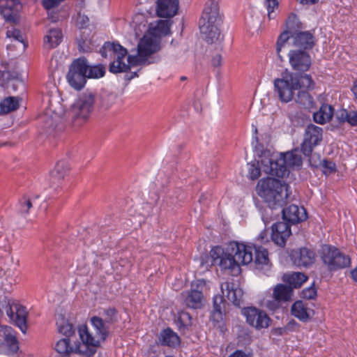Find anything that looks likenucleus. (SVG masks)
<instances>
[{"instance_id": "46", "label": "nucleus", "mask_w": 357, "mask_h": 357, "mask_svg": "<svg viewBox=\"0 0 357 357\" xmlns=\"http://www.w3.org/2000/svg\"><path fill=\"white\" fill-rule=\"evenodd\" d=\"M320 165L322 168L323 174L326 176L335 173L337 171L336 164L330 160L324 159L321 162Z\"/></svg>"}, {"instance_id": "4", "label": "nucleus", "mask_w": 357, "mask_h": 357, "mask_svg": "<svg viewBox=\"0 0 357 357\" xmlns=\"http://www.w3.org/2000/svg\"><path fill=\"white\" fill-rule=\"evenodd\" d=\"M261 166L265 173L284 178L289 174V168H300L303 165L301 155L295 149L286 153H271L270 151H262Z\"/></svg>"}, {"instance_id": "31", "label": "nucleus", "mask_w": 357, "mask_h": 357, "mask_svg": "<svg viewBox=\"0 0 357 357\" xmlns=\"http://www.w3.org/2000/svg\"><path fill=\"white\" fill-rule=\"evenodd\" d=\"M63 38L60 29H51L44 36V46L47 49L56 47L61 42Z\"/></svg>"}, {"instance_id": "34", "label": "nucleus", "mask_w": 357, "mask_h": 357, "mask_svg": "<svg viewBox=\"0 0 357 357\" xmlns=\"http://www.w3.org/2000/svg\"><path fill=\"white\" fill-rule=\"evenodd\" d=\"M22 99L18 97L9 96L0 102V115L9 114L17 110Z\"/></svg>"}, {"instance_id": "64", "label": "nucleus", "mask_w": 357, "mask_h": 357, "mask_svg": "<svg viewBox=\"0 0 357 357\" xmlns=\"http://www.w3.org/2000/svg\"><path fill=\"white\" fill-rule=\"evenodd\" d=\"M351 276L352 280L357 282V266L351 271Z\"/></svg>"}, {"instance_id": "38", "label": "nucleus", "mask_w": 357, "mask_h": 357, "mask_svg": "<svg viewBox=\"0 0 357 357\" xmlns=\"http://www.w3.org/2000/svg\"><path fill=\"white\" fill-rule=\"evenodd\" d=\"M295 100L297 103L308 109L313 108L315 105L313 97L306 90H299Z\"/></svg>"}, {"instance_id": "48", "label": "nucleus", "mask_w": 357, "mask_h": 357, "mask_svg": "<svg viewBox=\"0 0 357 357\" xmlns=\"http://www.w3.org/2000/svg\"><path fill=\"white\" fill-rule=\"evenodd\" d=\"M264 6L268 11V17L269 20L274 19L275 15H273L274 10L279 7L278 0H264Z\"/></svg>"}, {"instance_id": "18", "label": "nucleus", "mask_w": 357, "mask_h": 357, "mask_svg": "<svg viewBox=\"0 0 357 357\" xmlns=\"http://www.w3.org/2000/svg\"><path fill=\"white\" fill-rule=\"evenodd\" d=\"M288 56L290 65L296 71L305 73L310 69L312 65L310 55L307 51L291 50L289 51Z\"/></svg>"}, {"instance_id": "23", "label": "nucleus", "mask_w": 357, "mask_h": 357, "mask_svg": "<svg viewBox=\"0 0 357 357\" xmlns=\"http://www.w3.org/2000/svg\"><path fill=\"white\" fill-rule=\"evenodd\" d=\"M292 45L298 47V50L307 51L312 50L316 45L314 34L310 31H301L291 35Z\"/></svg>"}, {"instance_id": "35", "label": "nucleus", "mask_w": 357, "mask_h": 357, "mask_svg": "<svg viewBox=\"0 0 357 357\" xmlns=\"http://www.w3.org/2000/svg\"><path fill=\"white\" fill-rule=\"evenodd\" d=\"M152 24L153 22H149L148 18L143 13H137L132 18V25L137 35L147 32L150 24ZM153 24H155V22Z\"/></svg>"}, {"instance_id": "40", "label": "nucleus", "mask_w": 357, "mask_h": 357, "mask_svg": "<svg viewBox=\"0 0 357 357\" xmlns=\"http://www.w3.org/2000/svg\"><path fill=\"white\" fill-rule=\"evenodd\" d=\"M56 326L58 331L60 333L65 335L66 337L71 338V336L75 333V327L72 324H70L67 320L61 318L57 320Z\"/></svg>"}, {"instance_id": "58", "label": "nucleus", "mask_w": 357, "mask_h": 357, "mask_svg": "<svg viewBox=\"0 0 357 357\" xmlns=\"http://www.w3.org/2000/svg\"><path fill=\"white\" fill-rule=\"evenodd\" d=\"M64 167H67L66 162L60 161L56 163L55 170L58 174H61L64 172Z\"/></svg>"}, {"instance_id": "59", "label": "nucleus", "mask_w": 357, "mask_h": 357, "mask_svg": "<svg viewBox=\"0 0 357 357\" xmlns=\"http://www.w3.org/2000/svg\"><path fill=\"white\" fill-rule=\"evenodd\" d=\"M229 357H248L245 352L242 350H236L232 353Z\"/></svg>"}, {"instance_id": "42", "label": "nucleus", "mask_w": 357, "mask_h": 357, "mask_svg": "<svg viewBox=\"0 0 357 357\" xmlns=\"http://www.w3.org/2000/svg\"><path fill=\"white\" fill-rule=\"evenodd\" d=\"M105 68L102 65L90 66L88 64L86 78L98 79L104 76Z\"/></svg>"}, {"instance_id": "41", "label": "nucleus", "mask_w": 357, "mask_h": 357, "mask_svg": "<svg viewBox=\"0 0 357 357\" xmlns=\"http://www.w3.org/2000/svg\"><path fill=\"white\" fill-rule=\"evenodd\" d=\"M36 199H31L27 196L22 197L17 204V211L22 214L26 215L29 213L31 208L33 206Z\"/></svg>"}, {"instance_id": "10", "label": "nucleus", "mask_w": 357, "mask_h": 357, "mask_svg": "<svg viewBox=\"0 0 357 357\" xmlns=\"http://www.w3.org/2000/svg\"><path fill=\"white\" fill-rule=\"evenodd\" d=\"M88 61L84 57L75 59L69 67L66 79L71 87L81 90L86 82Z\"/></svg>"}, {"instance_id": "19", "label": "nucleus", "mask_w": 357, "mask_h": 357, "mask_svg": "<svg viewBox=\"0 0 357 357\" xmlns=\"http://www.w3.org/2000/svg\"><path fill=\"white\" fill-rule=\"evenodd\" d=\"M55 349L58 353L66 356H69L73 353H77L86 356L85 350L88 349L82 341V342L74 341L73 343L71 338L66 337L57 342Z\"/></svg>"}, {"instance_id": "50", "label": "nucleus", "mask_w": 357, "mask_h": 357, "mask_svg": "<svg viewBox=\"0 0 357 357\" xmlns=\"http://www.w3.org/2000/svg\"><path fill=\"white\" fill-rule=\"evenodd\" d=\"M6 36L7 38L16 40L25 46L24 36L20 30L13 27L10 29L7 30Z\"/></svg>"}, {"instance_id": "56", "label": "nucleus", "mask_w": 357, "mask_h": 357, "mask_svg": "<svg viewBox=\"0 0 357 357\" xmlns=\"http://www.w3.org/2000/svg\"><path fill=\"white\" fill-rule=\"evenodd\" d=\"M211 64L213 67H219L222 64V55L217 53L211 59Z\"/></svg>"}, {"instance_id": "57", "label": "nucleus", "mask_w": 357, "mask_h": 357, "mask_svg": "<svg viewBox=\"0 0 357 357\" xmlns=\"http://www.w3.org/2000/svg\"><path fill=\"white\" fill-rule=\"evenodd\" d=\"M268 229H265L259 233V234L258 235V239L260 240L261 243L268 242Z\"/></svg>"}, {"instance_id": "52", "label": "nucleus", "mask_w": 357, "mask_h": 357, "mask_svg": "<svg viewBox=\"0 0 357 357\" xmlns=\"http://www.w3.org/2000/svg\"><path fill=\"white\" fill-rule=\"evenodd\" d=\"M66 0H42L41 4L43 7L47 11L57 8L62 2Z\"/></svg>"}, {"instance_id": "28", "label": "nucleus", "mask_w": 357, "mask_h": 357, "mask_svg": "<svg viewBox=\"0 0 357 357\" xmlns=\"http://www.w3.org/2000/svg\"><path fill=\"white\" fill-rule=\"evenodd\" d=\"M291 75H295L292 77L294 84L297 90L304 89L305 90H312L315 87V82L310 75L299 73H290Z\"/></svg>"}, {"instance_id": "17", "label": "nucleus", "mask_w": 357, "mask_h": 357, "mask_svg": "<svg viewBox=\"0 0 357 357\" xmlns=\"http://www.w3.org/2000/svg\"><path fill=\"white\" fill-rule=\"evenodd\" d=\"M243 314L245 317L247 323L257 330L267 328L272 321L264 311L255 307H245Z\"/></svg>"}, {"instance_id": "27", "label": "nucleus", "mask_w": 357, "mask_h": 357, "mask_svg": "<svg viewBox=\"0 0 357 357\" xmlns=\"http://www.w3.org/2000/svg\"><path fill=\"white\" fill-rule=\"evenodd\" d=\"M221 291L225 294L226 291V296L234 305L240 307L242 301L243 291L240 288L235 287L233 282H224L221 284Z\"/></svg>"}, {"instance_id": "22", "label": "nucleus", "mask_w": 357, "mask_h": 357, "mask_svg": "<svg viewBox=\"0 0 357 357\" xmlns=\"http://www.w3.org/2000/svg\"><path fill=\"white\" fill-rule=\"evenodd\" d=\"M235 242L231 243L227 250L221 256L219 260L218 265L222 270H231L232 272L240 271V264H241V260L238 259V256L235 254L233 250V244Z\"/></svg>"}, {"instance_id": "47", "label": "nucleus", "mask_w": 357, "mask_h": 357, "mask_svg": "<svg viewBox=\"0 0 357 357\" xmlns=\"http://www.w3.org/2000/svg\"><path fill=\"white\" fill-rule=\"evenodd\" d=\"M290 38H291V33L287 30H284L280 34L276 43V51L278 54Z\"/></svg>"}, {"instance_id": "3", "label": "nucleus", "mask_w": 357, "mask_h": 357, "mask_svg": "<svg viewBox=\"0 0 357 357\" xmlns=\"http://www.w3.org/2000/svg\"><path fill=\"white\" fill-rule=\"evenodd\" d=\"M288 185L280 180L274 178H262L257 185V191L259 197L267 204L265 208H259L264 222L272 220L281 213L284 222L290 227L307 220V215L304 207L299 208L296 204L284 207L289 196Z\"/></svg>"}, {"instance_id": "16", "label": "nucleus", "mask_w": 357, "mask_h": 357, "mask_svg": "<svg viewBox=\"0 0 357 357\" xmlns=\"http://www.w3.org/2000/svg\"><path fill=\"white\" fill-rule=\"evenodd\" d=\"M293 294L292 287L285 284H278L273 289L272 300L266 303L267 308L273 312L282 307V304L289 301Z\"/></svg>"}, {"instance_id": "49", "label": "nucleus", "mask_w": 357, "mask_h": 357, "mask_svg": "<svg viewBox=\"0 0 357 357\" xmlns=\"http://www.w3.org/2000/svg\"><path fill=\"white\" fill-rule=\"evenodd\" d=\"M317 288L315 287L314 282H313L310 287L303 289L301 293V297L307 300L314 299L317 296Z\"/></svg>"}, {"instance_id": "55", "label": "nucleus", "mask_w": 357, "mask_h": 357, "mask_svg": "<svg viewBox=\"0 0 357 357\" xmlns=\"http://www.w3.org/2000/svg\"><path fill=\"white\" fill-rule=\"evenodd\" d=\"M284 326L286 327V330L288 331V333H290L298 331L300 324L292 319L289 321Z\"/></svg>"}, {"instance_id": "36", "label": "nucleus", "mask_w": 357, "mask_h": 357, "mask_svg": "<svg viewBox=\"0 0 357 357\" xmlns=\"http://www.w3.org/2000/svg\"><path fill=\"white\" fill-rule=\"evenodd\" d=\"M96 105L103 109H107L115 102L116 95L107 91H102L98 96H96Z\"/></svg>"}, {"instance_id": "30", "label": "nucleus", "mask_w": 357, "mask_h": 357, "mask_svg": "<svg viewBox=\"0 0 357 357\" xmlns=\"http://www.w3.org/2000/svg\"><path fill=\"white\" fill-rule=\"evenodd\" d=\"M334 108L332 105L322 104L319 110L313 114L314 121L319 124H324L332 119Z\"/></svg>"}, {"instance_id": "5", "label": "nucleus", "mask_w": 357, "mask_h": 357, "mask_svg": "<svg viewBox=\"0 0 357 357\" xmlns=\"http://www.w3.org/2000/svg\"><path fill=\"white\" fill-rule=\"evenodd\" d=\"M219 1L208 0L205 4L202 12V40L221 50L223 36L220 31L222 20L219 13Z\"/></svg>"}, {"instance_id": "2", "label": "nucleus", "mask_w": 357, "mask_h": 357, "mask_svg": "<svg viewBox=\"0 0 357 357\" xmlns=\"http://www.w3.org/2000/svg\"><path fill=\"white\" fill-rule=\"evenodd\" d=\"M171 22L167 20H159L155 24H150L148 31L144 33L137 44L136 55H128V63L124 59L128 51L119 43L106 42L101 50L102 56H107V53L114 58L109 66V71L113 73L126 72L130 66L145 64L149 58L161 49V38L171 33Z\"/></svg>"}, {"instance_id": "61", "label": "nucleus", "mask_w": 357, "mask_h": 357, "mask_svg": "<svg viewBox=\"0 0 357 357\" xmlns=\"http://www.w3.org/2000/svg\"><path fill=\"white\" fill-rule=\"evenodd\" d=\"M48 12V18L52 22H56L59 20V15L56 13H50V11Z\"/></svg>"}, {"instance_id": "26", "label": "nucleus", "mask_w": 357, "mask_h": 357, "mask_svg": "<svg viewBox=\"0 0 357 357\" xmlns=\"http://www.w3.org/2000/svg\"><path fill=\"white\" fill-rule=\"evenodd\" d=\"M190 291L182 293L184 303L188 307L199 308L201 306V291L199 289V280L192 283Z\"/></svg>"}, {"instance_id": "11", "label": "nucleus", "mask_w": 357, "mask_h": 357, "mask_svg": "<svg viewBox=\"0 0 357 357\" xmlns=\"http://www.w3.org/2000/svg\"><path fill=\"white\" fill-rule=\"evenodd\" d=\"M3 302L5 304H2L1 306L6 310L8 317L15 322L23 333H25L27 329L28 316L26 307L13 299L6 298Z\"/></svg>"}, {"instance_id": "63", "label": "nucleus", "mask_w": 357, "mask_h": 357, "mask_svg": "<svg viewBox=\"0 0 357 357\" xmlns=\"http://www.w3.org/2000/svg\"><path fill=\"white\" fill-rule=\"evenodd\" d=\"M299 3L303 5L315 4L319 0H298Z\"/></svg>"}, {"instance_id": "43", "label": "nucleus", "mask_w": 357, "mask_h": 357, "mask_svg": "<svg viewBox=\"0 0 357 357\" xmlns=\"http://www.w3.org/2000/svg\"><path fill=\"white\" fill-rule=\"evenodd\" d=\"M19 75L17 73L10 72L9 70L0 71V77L2 78L4 83L9 82L10 81H15L17 84L24 86L22 79H19Z\"/></svg>"}, {"instance_id": "29", "label": "nucleus", "mask_w": 357, "mask_h": 357, "mask_svg": "<svg viewBox=\"0 0 357 357\" xmlns=\"http://www.w3.org/2000/svg\"><path fill=\"white\" fill-rule=\"evenodd\" d=\"M0 338H2L11 351L18 350V342L11 327L0 325Z\"/></svg>"}, {"instance_id": "32", "label": "nucleus", "mask_w": 357, "mask_h": 357, "mask_svg": "<svg viewBox=\"0 0 357 357\" xmlns=\"http://www.w3.org/2000/svg\"><path fill=\"white\" fill-rule=\"evenodd\" d=\"M336 119L340 123H347L351 126H357V109H350L342 108L337 110Z\"/></svg>"}, {"instance_id": "44", "label": "nucleus", "mask_w": 357, "mask_h": 357, "mask_svg": "<svg viewBox=\"0 0 357 357\" xmlns=\"http://www.w3.org/2000/svg\"><path fill=\"white\" fill-rule=\"evenodd\" d=\"M248 177L251 180L257 179L261 175V168L259 161H252L248 164Z\"/></svg>"}, {"instance_id": "6", "label": "nucleus", "mask_w": 357, "mask_h": 357, "mask_svg": "<svg viewBox=\"0 0 357 357\" xmlns=\"http://www.w3.org/2000/svg\"><path fill=\"white\" fill-rule=\"evenodd\" d=\"M90 322L96 331V335L89 332L86 325H82L78 328L79 338L88 349L85 350L86 357H92L95 355L100 343L107 339L109 331V324L101 317H92Z\"/></svg>"}, {"instance_id": "25", "label": "nucleus", "mask_w": 357, "mask_h": 357, "mask_svg": "<svg viewBox=\"0 0 357 357\" xmlns=\"http://www.w3.org/2000/svg\"><path fill=\"white\" fill-rule=\"evenodd\" d=\"M178 0H158L156 13L160 17H174L178 11Z\"/></svg>"}, {"instance_id": "53", "label": "nucleus", "mask_w": 357, "mask_h": 357, "mask_svg": "<svg viewBox=\"0 0 357 357\" xmlns=\"http://www.w3.org/2000/svg\"><path fill=\"white\" fill-rule=\"evenodd\" d=\"M89 22V17L85 15H82L80 13H78L77 18V24L79 26V28H85L88 26Z\"/></svg>"}, {"instance_id": "7", "label": "nucleus", "mask_w": 357, "mask_h": 357, "mask_svg": "<svg viewBox=\"0 0 357 357\" xmlns=\"http://www.w3.org/2000/svg\"><path fill=\"white\" fill-rule=\"evenodd\" d=\"M96 103V94L85 91L80 94L71 107V118L75 127L86 123L93 113Z\"/></svg>"}, {"instance_id": "15", "label": "nucleus", "mask_w": 357, "mask_h": 357, "mask_svg": "<svg viewBox=\"0 0 357 357\" xmlns=\"http://www.w3.org/2000/svg\"><path fill=\"white\" fill-rule=\"evenodd\" d=\"M289 257L292 264L299 268H308L314 264L316 260L315 251L307 247L291 250Z\"/></svg>"}, {"instance_id": "51", "label": "nucleus", "mask_w": 357, "mask_h": 357, "mask_svg": "<svg viewBox=\"0 0 357 357\" xmlns=\"http://www.w3.org/2000/svg\"><path fill=\"white\" fill-rule=\"evenodd\" d=\"M225 250L220 246H215L210 251V255L212 258V263L217 264L220 259L221 256L225 253Z\"/></svg>"}, {"instance_id": "14", "label": "nucleus", "mask_w": 357, "mask_h": 357, "mask_svg": "<svg viewBox=\"0 0 357 357\" xmlns=\"http://www.w3.org/2000/svg\"><path fill=\"white\" fill-rule=\"evenodd\" d=\"M226 301L221 295L216 294L213 298V310L211 312L210 320L214 328L224 334L227 331L225 322Z\"/></svg>"}, {"instance_id": "20", "label": "nucleus", "mask_w": 357, "mask_h": 357, "mask_svg": "<svg viewBox=\"0 0 357 357\" xmlns=\"http://www.w3.org/2000/svg\"><path fill=\"white\" fill-rule=\"evenodd\" d=\"M291 234L290 225L284 222H277L271 226V238L278 246L284 248Z\"/></svg>"}, {"instance_id": "24", "label": "nucleus", "mask_w": 357, "mask_h": 357, "mask_svg": "<svg viewBox=\"0 0 357 357\" xmlns=\"http://www.w3.org/2000/svg\"><path fill=\"white\" fill-rule=\"evenodd\" d=\"M291 314L303 322L308 321L314 315V312L307 306V303L301 300L295 301L291 307Z\"/></svg>"}, {"instance_id": "62", "label": "nucleus", "mask_w": 357, "mask_h": 357, "mask_svg": "<svg viewBox=\"0 0 357 357\" xmlns=\"http://www.w3.org/2000/svg\"><path fill=\"white\" fill-rule=\"evenodd\" d=\"M351 90L354 94V98L357 100V79L354 82Z\"/></svg>"}, {"instance_id": "39", "label": "nucleus", "mask_w": 357, "mask_h": 357, "mask_svg": "<svg viewBox=\"0 0 357 357\" xmlns=\"http://www.w3.org/2000/svg\"><path fill=\"white\" fill-rule=\"evenodd\" d=\"M308 277L303 273L296 272L288 275L284 280L293 289L299 288L307 280Z\"/></svg>"}, {"instance_id": "21", "label": "nucleus", "mask_w": 357, "mask_h": 357, "mask_svg": "<svg viewBox=\"0 0 357 357\" xmlns=\"http://www.w3.org/2000/svg\"><path fill=\"white\" fill-rule=\"evenodd\" d=\"M22 4L17 0H0V11L6 21L17 23Z\"/></svg>"}, {"instance_id": "12", "label": "nucleus", "mask_w": 357, "mask_h": 357, "mask_svg": "<svg viewBox=\"0 0 357 357\" xmlns=\"http://www.w3.org/2000/svg\"><path fill=\"white\" fill-rule=\"evenodd\" d=\"M323 139V129L314 124H310L305 130L303 141L301 144V151L306 157H310L314 149Z\"/></svg>"}, {"instance_id": "13", "label": "nucleus", "mask_w": 357, "mask_h": 357, "mask_svg": "<svg viewBox=\"0 0 357 357\" xmlns=\"http://www.w3.org/2000/svg\"><path fill=\"white\" fill-rule=\"evenodd\" d=\"M292 76L290 73L286 71L282 74V78L274 80L275 93L281 102H289L294 98L297 89L294 84Z\"/></svg>"}, {"instance_id": "33", "label": "nucleus", "mask_w": 357, "mask_h": 357, "mask_svg": "<svg viewBox=\"0 0 357 357\" xmlns=\"http://www.w3.org/2000/svg\"><path fill=\"white\" fill-rule=\"evenodd\" d=\"M159 341L161 344L170 347H174L180 343L178 335L169 328L161 331L159 335Z\"/></svg>"}, {"instance_id": "60", "label": "nucleus", "mask_w": 357, "mask_h": 357, "mask_svg": "<svg viewBox=\"0 0 357 357\" xmlns=\"http://www.w3.org/2000/svg\"><path fill=\"white\" fill-rule=\"evenodd\" d=\"M252 131H253L252 140L255 141L257 144H259V138L257 136V132H258L257 128V126H255L254 125H252Z\"/></svg>"}, {"instance_id": "37", "label": "nucleus", "mask_w": 357, "mask_h": 357, "mask_svg": "<svg viewBox=\"0 0 357 357\" xmlns=\"http://www.w3.org/2000/svg\"><path fill=\"white\" fill-rule=\"evenodd\" d=\"M303 28V24L299 20L298 15L294 13H290L286 20V30L294 35L302 31Z\"/></svg>"}, {"instance_id": "8", "label": "nucleus", "mask_w": 357, "mask_h": 357, "mask_svg": "<svg viewBox=\"0 0 357 357\" xmlns=\"http://www.w3.org/2000/svg\"><path fill=\"white\" fill-rule=\"evenodd\" d=\"M233 246V250L238 256L242 265L254 261L257 268H262L264 266L269 264L268 250L261 245H246L243 243H234Z\"/></svg>"}, {"instance_id": "54", "label": "nucleus", "mask_w": 357, "mask_h": 357, "mask_svg": "<svg viewBox=\"0 0 357 357\" xmlns=\"http://www.w3.org/2000/svg\"><path fill=\"white\" fill-rule=\"evenodd\" d=\"M289 333L286 330V327H274L271 330V335L272 336L278 337L288 335Z\"/></svg>"}, {"instance_id": "1", "label": "nucleus", "mask_w": 357, "mask_h": 357, "mask_svg": "<svg viewBox=\"0 0 357 357\" xmlns=\"http://www.w3.org/2000/svg\"><path fill=\"white\" fill-rule=\"evenodd\" d=\"M171 22L167 20H159L155 24H150L148 31L144 33L137 44L136 55H128V63L124 59L128 51L119 43L106 42L101 50L102 56H107V53L114 58L109 66V71L113 73L126 72L130 66L145 64L149 58L161 49V38L171 33Z\"/></svg>"}, {"instance_id": "9", "label": "nucleus", "mask_w": 357, "mask_h": 357, "mask_svg": "<svg viewBox=\"0 0 357 357\" xmlns=\"http://www.w3.org/2000/svg\"><path fill=\"white\" fill-rule=\"evenodd\" d=\"M320 259L330 272L347 268L351 264L349 255L341 252L339 248L330 244H324L319 250Z\"/></svg>"}, {"instance_id": "45", "label": "nucleus", "mask_w": 357, "mask_h": 357, "mask_svg": "<svg viewBox=\"0 0 357 357\" xmlns=\"http://www.w3.org/2000/svg\"><path fill=\"white\" fill-rule=\"evenodd\" d=\"M102 316L104 321L108 324L115 323L117 321V311L113 307L104 309Z\"/></svg>"}]
</instances>
